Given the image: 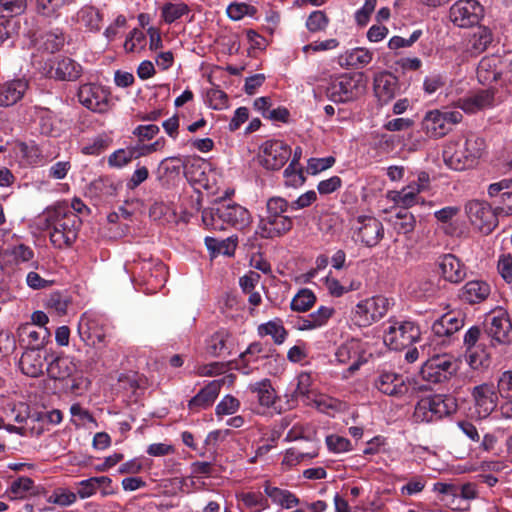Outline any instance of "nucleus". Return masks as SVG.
I'll return each mask as SVG.
<instances>
[{
  "label": "nucleus",
  "instance_id": "obj_16",
  "mask_svg": "<svg viewBox=\"0 0 512 512\" xmlns=\"http://www.w3.org/2000/svg\"><path fill=\"white\" fill-rule=\"evenodd\" d=\"M335 358L338 363L349 365L346 373L343 375L345 378L354 374L366 362L362 343L356 339H351L340 345L335 352Z\"/></svg>",
  "mask_w": 512,
  "mask_h": 512
},
{
  "label": "nucleus",
  "instance_id": "obj_2",
  "mask_svg": "<svg viewBox=\"0 0 512 512\" xmlns=\"http://www.w3.org/2000/svg\"><path fill=\"white\" fill-rule=\"evenodd\" d=\"M485 141L475 133H467L448 141L443 149V161L455 171H463L476 163L485 150Z\"/></svg>",
  "mask_w": 512,
  "mask_h": 512
},
{
  "label": "nucleus",
  "instance_id": "obj_44",
  "mask_svg": "<svg viewBox=\"0 0 512 512\" xmlns=\"http://www.w3.org/2000/svg\"><path fill=\"white\" fill-rule=\"evenodd\" d=\"M325 287L329 294L333 297H341L342 295L358 290L361 287V282L352 280L348 285L341 284L340 281L334 277L327 276L325 278Z\"/></svg>",
  "mask_w": 512,
  "mask_h": 512
},
{
  "label": "nucleus",
  "instance_id": "obj_12",
  "mask_svg": "<svg viewBox=\"0 0 512 512\" xmlns=\"http://www.w3.org/2000/svg\"><path fill=\"white\" fill-rule=\"evenodd\" d=\"M291 148L281 140L265 141L259 150L258 158L262 167L267 170H279L289 160Z\"/></svg>",
  "mask_w": 512,
  "mask_h": 512
},
{
  "label": "nucleus",
  "instance_id": "obj_56",
  "mask_svg": "<svg viewBox=\"0 0 512 512\" xmlns=\"http://www.w3.org/2000/svg\"><path fill=\"white\" fill-rule=\"evenodd\" d=\"M110 143V138L106 136H97L91 143L82 148V153L86 155H99L110 146Z\"/></svg>",
  "mask_w": 512,
  "mask_h": 512
},
{
  "label": "nucleus",
  "instance_id": "obj_29",
  "mask_svg": "<svg viewBox=\"0 0 512 512\" xmlns=\"http://www.w3.org/2000/svg\"><path fill=\"white\" fill-rule=\"evenodd\" d=\"M464 326V316L459 312H448L437 319L432 325L436 336H450Z\"/></svg>",
  "mask_w": 512,
  "mask_h": 512
},
{
  "label": "nucleus",
  "instance_id": "obj_23",
  "mask_svg": "<svg viewBox=\"0 0 512 512\" xmlns=\"http://www.w3.org/2000/svg\"><path fill=\"white\" fill-rule=\"evenodd\" d=\"M78 332L83 341L94 347L106 345V331L96 320L81 318Z\"/></svg>",
  "mask_w": 512,
  "mask_h": 512
},
{
  "label": "nucleus",
  "instance_id": "obj_41",
  "mask_svg": "<svg viewBox=\"0 0 512 512\" xmlns=\"http://www.w3.org/2000/svg\"><path fill=\"white\" fill-rule=\"evenodd\" d=\"M258 334L262 337L267 335L271 336L274 343L278 345L282 344L287 337V331L280 320H273L261 324L258 327Z\"/></svg>",
  "mask_w": 512,
  "mask_h": 512
},
{
  "label": "nucleus",
  "instance_id": "obj_11",
  "mask_svg": "<svg viewBox=\"0 0 512 512\" xmlns=\"http://www.w3.org/2000/svg\"><path fill=\"white\" fill-rule=\"evenodd\" d=\"M351 229L355 241L368 248L377 246L384 237V226L373 215H357L352 220Z\"/></svg>",
  "mask_w": 512,
  "mask_h": 512
},
{
  "label": "nucleus",
  "instance_id": "obj_38",
  "mask_svg": "<svg viewBox=\"0 0 512 512\" xmlns=\"http://www.w3.org/2000/svg\"><path fill=\"white\" fill-rule=\"evenodd\" d=\"M77 22L89 31H99L102 23V15L99 10L91 5H85L77 12Z\"/></svg>",
  "mask_w": 512,
  "mask_h": 512
},
{
  "label": "nucleus",
  "instance_id": "obj_31",
  "mask_svg": "<svg viewBox=\"0 0 512 512\" xmlns=\"http://www.w3.org/2000/svg\"><path fill=\"white\" fill-rule=\"evenodd\" d=\"M264 493L273 504L283 509H291L299 504V499L295 494L289 490L271 486L269 482L264 485Z\"/></svg>",
  "mask_w": 512,
  "mask_h": 512
},
{
  "label": "nucleus",
  "instance_id": "obj_28",
  "mask_svg": "<svg viewBox=\"0 0 512 512\" xmlns=\"http://www.w3.org/2000/svg\"><path fill=\"white\" fill-rule=\"evenodd\" d=\"M47 357L43 356L41 350L27 349L20 358L21 371L30 377L42 375Z\"/></svg>",
  "mask_w": 512,
  "mask_h": 512
},
{
  "label": "nucleus",
  "instance_id": "obj_13",
  "mask_svg": "<svg viewBox=\"0 0 512 512\" xmlns=\"http://www.w3.org/2000/svg\"><path fill=\"white\" fill-rule=\"evenodd\" d=\"M465 211L472 225L485 234L492 232L498 224L496 210L485 201L471 200Z\"/></svg>",
  "mask_w": 512,
  "mask_h": 512
},
{
  "label": "nucleus",
  "instance_id": "obj_18",
  "mask_svg": "<svg viewBox=\"0 0 512 512\" xmlns=\"http://www.w3.org/2000/svg\"><path fill=\"white\" fill-rule=\"evenodd\" d=\"M486 333L493 343L508 345L512 342V324L504 310H499L489 318Z\"/></svg>",
  "mask_w": 512,
  "mask_h": 512
},
{
  "label": "nucleus",
  "instance_id": "obj_45",
  "mask_svg": "<svg viewBox=\"0 0 512 512\" xmlns=\"http://www.w3.org/2000/svg\"><path fill=\"white\" fill-rule=\"evenodd\" d=\"M71 423L77 427H88L93 424L97 427V422L92 414L79 403H75L70 407Z\"/></svg>",
  "mask_w": 512,
  "mask_h": 512
},
{
  "label": "nucleus",
  "instance_id": "obj_8",
  "mask_svg": "<svg viewBox=\"0 0 512 512\" xmlns=\"http://www.w3.org/2000/svg\"><path fill=\"white\" fill-rule=\"evenodd\" d=\"M458 369L459 362L453 355L437 354L422 365L420 376L429 383H442L451 379Z\"/></svg>",
  "mask_w": 512,
  "mask_h": 512
},
{
  "label": "nucleus",
  "instance_id": "obj_27",
  "mask_svg": "<svg viewBox=\"0 0 512 512\" xmlns=\"http://www.w3.org/2000/svg\"><path fill=\"white\" fill-rule=\"evenodd\" d=\"M491 293V286L481 280L467 282L459 291V298L469 304L485 301Z\"/></svg>",
  "mask_w": 512,
  "mask_h": 512
},
{
  "label": "nucleus",
  "instance_id": "obj_6",
  "mask_svg": "<svg viewBox=\"0 0 512 512\" xmlns=\"http://www.w3.org/2000/svg\"><path fill=\"white\" fill-rule=\"evenodd\" d=\"M419 326L411 320L389 318L384 330L383 341L390 349L403 350L420 339Z\"/></svg>",
  "mask_w": 512,
  "mask_h": 512
},
{
  "label": "nucleus",
  "instance_id": "obj_57",
  "mask_svg": "<svg viewBox=\"0 0 512 512\" xmlns=\"http://www.w3.org/2000/svg\"><path fill=\"white\" fill-rule=\"evenodd\" d=\"M145 41V34L139 29H133L124 43V49L127 52H135L144 47Z\"/></svg>",
  "mask_w": 512,
  "mask_h": 512
},
{
  "label": "nucleus",
  "instance_id": "obj_20",
  "mask_svg": "<svg viewBox=\"0 0 512 512\" xmlns=\"http://www.w3.org/2000/svg\"><path fill=\"white\" fill-rule=\"evenodd\" d=\"M374 386L381 393L394 397L402 396L408 390L404 377L394 372H381L375 379Z\"/></svg>",
  "mask_w": 512,
  "mask_h": 512
},
{
  "label": "nucleus",
  "instance_id": "obj_51",
  "mask_svg": "<svg viewBox=\"0 0 512 512\" xmlns=\"http://www.w3.org/2000/svg\"><path fill=\"white\" fill-rule=\"evenodd\" d=\"M285 178V185L288 187L297 188L304 184L305 176L303 168L294 164H289L283 172Z\"/></svg>",
  "mask_w": 512,
  "mask_h": 512
},
{
  "label": "nucleus",
  "instance_id": "obj_52",
  "mask_svg": "<svg viewBox=\"0 0 512 512\" xmlns=\"http://www.w3.org/2000/svg\"><path fill=\"white\" fill-rule=\"evenodd\" d=\"M240 408V401L232 396L225 395L220 402L217 404L215 408V414L217 417L221 418L223 416H228L236 413Z\"/></svg>",
  "mask_w": 512,
  "mask_h": 512
},
{
  "label": "nucleus",
  "instance_id": "obj_30",
  "mask_svg": "<svg viewBox=\"0 0 512 512\" xmlns=\"http://www.w3.org/2000/svg\"><path fill=\"white\" fill-rule=\"evenodd\" d=\"M263 351L261 343H251L247 349L239 355L238 359L233 360V369L238 370L244 375H249L254 369L252 364L258 361L259 355L263 353Z\"/></svg>",
  "mask_w": 512,
  "mask_h": 512
},
{
  "label": "nucleus",
  "instance_id": "obj_34",
  "mask_svg": "<svg viewBox=\"0 0 512 512\" xmlns=\"http://www.w3.org/2000/svg\"><path fill=\"white\" fill-rule=\"evenodd\" d=\"M237 500L244 512H260L269 507L268 500L260 492H242Z\"/></svg>",
  "mask_w": 512,
  "mask_h": 512
},
{
  "label": "nucleus",
  "instance_id": "obj_39",
  "mask_svg": "<svg viewBox=\"0 0 512 512\" xmlns=\"http://www.w3.org/2000/svg\"><path fill=\"white\" fill-rule=\"evenodd\" d=\"M390 222L398 234H409L413 232L416 225L414 215L406 209H401L391 216Z\"/></svg>",
  "mask_w": 512,
  "mask_h": 512
},
{
  "label": "nucleus",
  "instance_id": "obj_4",
  "mask_svg": "<svg viewBox=\"0 0 512 512\" xmlns=\"http://www.w3.org/2000/svg\"><path fill=\"white\" fill-rule=\"evenodd\" d=\"M250 212L237 203L215 202L202 211V223L207 229L223 231L229 227L243 230L250 226Z\"/></svg>",
  "mask_w": 512,
  "mask_h": 512
},
{
  "label": "nucleus",
  "instance_id": "obj_61",
  "mask_svg": "<svg viewBox=\"0 0 512 512\" xmlns=\"http://www.w3.org/2000/svg\"><path fill=\"white\" fill-rule=\"evenodd\" d=\"M335 163V158L332 156L324 158H310L308 160L307 170L310 174L315 175L326 169L332 167Z\"/></svg>",
  "mask_w": 512,
  "mask_h": 512
},
{
  "label": "nucleus",
  "instance_id": "obj_64",
  "mask_svg": "<svg viewBox=\"0 0 512 512\" xmlns=\"http://www.w3.org/2000/svg\"><path fill=\"white\" fill-rule=\"evenodd\" d=\"M498 392L505 398H512V371L508 370L501 374L498 380Z\"/></svg>",
  "mask_w": 512,
  "mask_h": 512
},
{
  "label": "nucleus",
  "instance_id": "obj_5",
  "mask_svg": "<svg viewBox=\"0 0 512 512\" xmlns=\"http://www.w3.org/2000/svg\"><path fill=\"white\" fill-rule=\"evenodd\" d=\"M367 81L362 73H344L329 82L327 97L336 103H347L360 98L366 91Z\"/></svg>",
  "mask_w": 512,
  "mask_h": 512
},
{
  "label": "nucleus",
  "instance_id": "obj_9",
  "mask_svg": "<svg viewBox=\"0 0 512 512\" xmlns=\"http://www.w3.org/2000/svg\"><path fill=\"white\" fill-rule=\"evenodd\" d=\"M390 308L389 299L378 295L358 302L352 310V320L359 327H368L380 321Z\"/></svg>",
  "mask_w": 512,
  "mask_h": 512
},
{
  "label": "nucleus",
  "instance_id": "obj_14",
  "mask_svg": "<svg viewBox=\"0 0 512 512\" xmlns=\"http://www.w3.org/2000/svg\"><path fill=\"white\" fill-rule=\"evenodd\" d=\"M77 96L79 102L93 112L105 113L109 109L110 92L102 85L83 84L79 87Z\"/></svg>",
  "mask_w": 512,
  "mask_h": 512
},
{
  "label": "nucleus",
  "instance_id": "obj_54",
  "mask_svg": "<svg viewBox=\"0 0 512 512\" xmlns=\"http://www.w3.org/2000/svg\"><path fill=\"white\" fill-rule=\"evenodd\" d=\"M329 24V18L320 10L313 11L306 20V28L310 32L324 31Z\"/></svg>",
  "mask_w": 512,
  "mask_h": 512
},
{
  "label": "nucleus",
  "instance_id": "obj_63",
  "mask_svg": "<svg viewBox=\"0 0 512 512\" xmlns=\"http://www.w3.org/2000/svg\"><path fill=\"white\" fill-rule=\"evenodd\" d=\"M459 486L452 482H437L433 485V491L443 495V499L454 501L458 497Z\"/></svg>",
  "mask_w": 512,
  "mask_h": 512
},
{
  "label": "nucleus",
  "instance_id": "obj_3",
  "mask_svg": "<svg viewBox=\"0 0 512 512\" xmlns=\"http://www.w3.org/2000/svg\"><path fill=\"white\" fill-rule=\"evenodd\" d=\"M289 202L280 196L266 201L265 214L259 217L255 235L262 239L280 238L289 233L294 225L293 218L287 215Z\"/></svg>",
  "mask_w": 512,
  "mask_h": 512
},
{
  "label": "nucleus",
  "instance_id": "obj_40",
  "mask_svg": "<svg viewBox=\"0 0 512 512\" xmlns=\"http://www.w3.org/2000/svg\"><path fill=\"white\" fill-rule=\"evenodd\" d=\"M189 12V6L184 2H167L161 8V17L165 23L172 24Z\"/></svg>",
  "mask_w": 512,
  "mask_h": 512
},
{
  "label": "nucleus",
  "instance_id": "obj_25",
  "mask_svg": "<svg viewBox=\"0 0 512 512\" xmlns=\"http://www.w3.org/2000/svg\"><path fill=\"white\" fill-rule=\"evenodd\" d=\"M26 79H14L0 86V106L9 107L20 101L28 89Z\"/></svg>",
  "mask_w": 512,
  "mask_h": 512
},
{
  "label": "nucleus",
  "instance_id": "obj_36",
  "mask_svg": "<svg viewBox=\"0 0 512 512\" xmlns=\"http://www.w3.org/2000/svg\"><path fill=\"white\" fill-rule=\"evenodd\" d=\"M231 335L226 330H219L213 333L206 340V351L213 357H219L229 350Z\"/></svg>",
  "mask_w": 512,
  "mask_h": 512
},
{
  "label": "nucleus",
  "instance_id": "obj_24",
  "mask_svg": "<svg viewBox=\"0 0 512 512\" xmlns=\"http://www.w3.org/2000/svg\"><path fill=\"white\" fill-rule=\"evenodd\" d=\"M438 267L441 276L450 283H459L466 277L464 264L452 254H445L440 257Z\"/></svg>",
  "mask_w": 512,
  "mask_h": 512
},
{
  "label": "nucleus",
  "instance_id": "obj_50",
  "mask_svg": "<svg viewBox=\"0 0 512 512\" xmlns=\"http://www.w3.org/2000/svg\"><path fill=\"white\" fill-rule=\"evenodd\" d=\"M27 8V0H0V18L21 15Z\"/></svg>",
  "mask_w": 512,
  "mask_h": 512
},
{
  "label": "nucleus",
  "instance_id": "obj_47",
  "mask_svg": "<svg viewBox=\"0 0 512 512\" xmlns=\"http://www.w3.org/2000/svg\"><path fill=\"white\" fill-rule=\"evenodd\" d=\"M135 157L134 148L118 149L109 155L107 162L110 167L119 169L128 165Z\"/></svg>",
  "mask_w": 512,
  "mask_h": 512
},
{
  "label": "nucleus",
  "instance_id": "obj_7",
  "mask_svg": "<svg viewBox=\"0 0 512 512\" xmlns=\"http://www.w3.org/2000/svg\"><path fill=\"white\" fill-rule=\"evenodd\" d=\"M457 410L456 399L449 395L436 394L418 401L414 409V418L418 422H432L454 413Z\"/></svg>",
  "mask_w": 512,
  "mask_h": 512
},
{
  "label": "nucleus",
  "instance_id": "obj_42",
  "mask_svg": "<svg viewBox=\"0 0 512 512\" xmlns=\"http://www.w3.org/2000/svg\"><path fill=\"white\" fill-rule=\"evenodd\" d=\"M101 484L107 487L112 484V480L107 476L91 477L78 483L77 494L80 498L85 499L94 495Z\"/></svg>",
  "mask_w": 512,
  "mask_h": 512
},
{
  "label": "nucleus",
  "instance_id": "obj_22",
  "mask_svg": "<svg viewBox=\"0 0 512 512\" xmlns=\"http://www.w3.org/2000/svg\"><path fill=\"white\" fill-rule=\"evenodd\" d=\"M18 337L28 349L41 350L50 337L46 327H36L33 324H23L18 328Z\"/></svg>",
  "mask_w": 512,
  "mask_h": 512
},
{
  "label": "nucleus",
  "instance_id": "obj_10",
  "mask_svg": "<svg viewBox=\"0 0 512 512\" xmlns=\"http://www.w3.org/2000/svg\"><path fill=\"white\" fill-rule=\"evenodd\" d=\"M463 115L458 110H431L422 120V129L430 138H441L448 134L452 127L460 123Z\"/></svg>",
  "mask_w": 512,
  "mask_h": 512
},
{
  "label": "nucleus",
  "instance_id": "obj_19",
  "mask_svg": "<svg viewBox=\"0 0 512 512\" xmlns=\"http://www.w3.org/2000/svg\"><path fill=\"white\" fill-rule=\"evenodd\" d=\"M494 101L493 91L485 89L458 99L455 105L467 114H474L484 109L492 108Z\"/></svg>",
  "mask_w": 512,
  "mask_h": 512
},
{
  "label": "nucleus",
  "instance_id": "obj_62",
  "mask_svg": "<svg viewBox=\"0 0 512 512\" xmlns=\"http://www.w3.org/2000/svg\"><path fill=\"white\" fill-rule=\"evenodd\" d=\"M497 269L503 280L512 288V256L502 254L498 259Z\"/></svg>",
  "mask_w": 512,
  "mask_h": 512
},
{
  "label": "nucleus",
  "instance_id": "obj_35",
  "mask_svg": "<svg viewBox=\"0 0 512 512\" xmlns=\"http://www.w3.org/2000/svg\"><path fill=\"white\" fill-rule=\"evenodd\" d=\"M492 40L491 31L487 27L480 26L470 36L467 50L473 55H478L486 50Z\"/></svg>",
  "mask_w": 512,
  "mask_h": 512
},
{
  "label": "nucleus",
  "instance_id": "obj_1",
  "mask_svg": "<svg viewBox=\"0 0 512 512\" xmlns=\"http://www.w3.org/2000/svg\"><path fill=\"white\" fill-rule=\"evenodd\" d=\"M42 218L50 231V241L58 249L71 246L77 238L80 218L67 204L47 208Z\"/></svg>",
  "mask_w": 512,
  "mask_h": 512
},
{
  "label": "nucleus",
  "instance_id": "obj_49",
  "mask_svg": "<svg viewBox=\"0 0 512 512\" xmlns=\"http://www.w3.org/2000/svg\"><path fill=\"white\" fill-rule=\"evenodd\" d=\"M373 58L372 52L366 48H354L346 53L347 63L354 67H363L368 65Z\"/></svg>",
  "mask_w": 512,
  "mask_h": 512
},
{
  "label": "nucleus",
  "instance_id": "obj_37",
  "mask_svg": "<svg viewBox=\"0 0 512 512\" xmlns=\"http://www.w3.org/2000/svg\"><path fill=\"white\" fill-rule=\"evenodd\" d=\"M82 74V67L79 63L70 58L60 59L55 67V78L59 80L75 81Z\"/></svg>",
  "mask_w": 512,
  "mask_h": 512
},
{
  "label": "nucleus",
  "instance_id": "obj_53",
  "mask_svg": "<svg viewBox=\"0 0 512 512\" xmlns=\"http://www.w3.org/2000/svg\"><path fill=\"white\" fill-rule=\"evenodd\" d=\"M77 494L67 489H57L48 496L47 502L62 507L70 506L75 503Z\"/></svg>",
  "mask_w": 512,
  "mask_h": 512
},
{
  "label": "nucleus",
  "instance_id": "obj_60",
  "mask_svg": "<svg viewBox=\"0 0 512 512\" xmlns=\"http://www.w3.org/2000/svg\"><path fill=\"white\" fill-rule=\"evenodd\" d=\"M46 306L58 314H65L68 307V299L59 292H53L48 296Z\"/></svg>",
  "mask_w": 512,
  "mask_h": 512
},
{
  "label": "nucleus",
  "instance_id": "obj_43",
  "mask_svg": "<svg viewBox=\"0 0 512 512\" xmlns=\"http://www.w3.org/2000/svg\"><path fill=\"white\" fill-rule=\"evenodd\" d=\"M420 186L410 185L404 187L402 190L394 192L393 201L399 206L406 209L415 205L418 201V194L420 193Z\"/></svg>",
  "mask_w": 512,
  "mask_h": 512
},
{
  "label": "nucleus",
  "instance_id": "obj_26",
  "mask_svg": "<svg viewBox=\"0 0 512 512\" xmlns=\"http://www.w3.org/2000/svg\"><path fill=\"white\" fill-rule=\"evenodd\" d=\"M224 380H213L189 400L188 407L192 411L205 409L213 404L219 395Z\"/></svg>",
  "mask_w": 512,
  "mask_h": 512
},
{
  "label": "nucleus",
  "instance_id": "obj_33",
  "mask_svg": "<svg viewBox=\"0 0 512 512\" xmlns=\"http://www.w3.org/2000/svg\"><path fill=\"white\" fill-rule=\"evenodd\" d=\"M47 373L50 378L64 380L76 371V365L68 357H56L47 364Z\"/></svg>",
  "mask_w": 512,
  "mask_h": 512
},
{
  "label": "nucleus",
  "instance_id": "obj_46",
  "mask_svg": "<svg viewBox=\"0 0 512 512\" xmlns=\"http://www.w3.org/2000/svg\"><path fill=\"white\" fill-rule=\"evenodd\" d=\"M316 301L314 293L309 289H301L291 301V309L297 312L308 311Z\"/></svg>",
  "mask_w": 512,
  "mask_h": 512
},
{
  "label": "nucleus",
  "instance_id": "obj_55",
  "mask_svg": "<svg viewBox=\"0 0 512 512\" xmlns=\"http://www.w3.org/2000/svg\"><path fill=\"white\" fill-rule=\"evenodd\" d=\"M16 150L29 164L39 163L41 151L36 144L19 142L16 144Z\"/></svg>",
  "mask_w": 512,
  "mask_h": 512
},
{
  "label": "nucleus",
  "instance_id": "obj_58",
  "mask_svg": "<svg viewBox=\"0 0 512 512\" xmlns=\"http://www.w3.org/2000/svg\"><path fill=\"white\" fill-rule=\"evenodd\" d=\"M207 102L212 109L222 110L228 106V97L220 89H211L207 92Z\"/></svg>",
  "mask_w": 512,
  "mask_h": 512
},
{
  "label": "nucleus",
  "instance_id": "obj_59",
  "mask_svg": "<svg viewBox=\"0 0 512 512\" xmlns=\"http://www.w3.org/2000/svg\"><path fill=\"white\" fill-rule=\"evenodd\" d=\"M316 452H302L298 448L292 447L288 449L284 455L283 463L289 466L296 465L304 459H312L316 456Z\"/></svg>",
  "mask_w": 512,
  "mask_h": 512
},
{
  "label": "nucleus",
  "instance_id": "obj_48",
  "mask_svg": "<svg viewBox=\"0 0 512 512\" xmlns=\"http://www.w3.org/2000/svg\"><path fill=\"white\" fill-rule=\"evenodd\" d=\"M233 360L229 362H212L205 365H200L196 368V374L198 376H217L225 373L229 369H233Z\"/></svg>",
  "mask_w": 512,
  "mask_h": 512
},
{
  "label": "nucleus",
  "instance_id": "obj_21",
  "mask_svg": "<svg viewBox=\"0 0 512 512\" xmlns=\"http://www.w3.org/2000/svg\"><path fill=\"white\" fill-rule=\"evenodd\" d=\"M374 92L379 101L388 103L399 93L397 77L387 71L377 73L374 77Z\"/></svg>",
  "mask_w": 512,
  "mask_h": 512
},
{
  "label": "nucleus",
  "instance_id": "obj_32",
  "mask_svg": "<svg viewBox=\"0 0 512 512\" xmlns=\"http://www.w3.org/2000/svg\"><path fill=\"white\" fill-rule=\"evenodd\" d=\"M249 390L256 395L258 403L261 406L265 408L275 406L277 395L269 379H262L261 381L250 384Z\"/></svg>",
  "mask_w": 512,
  "mask_h": 512
},
{
  "label": "nucleus",
  "instance_id": "obj_17",
  "mask_svg": "<svg viewBox=\"0 0 512 512\" xmlns=\"http://www.w3.org/2000/svg\"><path fill=\"white\" fill-rule=\"evenodd\" d=\"M474 409L478 418H487L498 405V393L491 384L483 383L472 390Z\"/></svg>",
  "mask_w": 512,
  "mask_h": 512
},
{
  "label": "nucleus",
  "instance_id": "obj_15",
  "mask_svg": "<svg viewBox=\"0 0 512 512\" xmlns=\"http://www.w3.org/2000/svg\"><path fill=\"white\" fill-rule=\"evenodd\" d=\"M482 15L483 8L476 0H459L450 8V20L463 28L478 24Z\"/></svg>",
  "mask_w": 512,
  "mask_h": 512
}]
</instances>
